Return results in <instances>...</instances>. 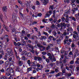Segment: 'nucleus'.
<instances>
[{
	"label": "nucleus",
	"instance_id": "1",
	"mask_svg": "<svg viewBox=\"0 0 79 79\" xmlns=\"http://www.w3.org/2000/svg\"><path fill=\"white\" fill-rule=\"evenodd\" d=\"M47 55L49 56L48 59L46 58V61L47 63H50V60L51 61L52 63H53V61H56V58H55V57L54 55L53 54H51L48 52H47Z\"/></svg>",
	"mask_w": 79,
	"mask_h": 79
},
{
	"label": "nucleus",
	"instance_id": "2",
	"mask_svg": "<svg viewBox=\"0 0 79 79\" xmlns=\"http://www.w3.org/2000/svg\"><path fill=\"white\" fill-rule=\"evenodd\" d=\"M0 59H2L3 58V55H5V53L3 50H0Z\"/></svg>",
	"mask_w": 79,
	"mask_h": 79
},
{
	"label": "nucleus",
	"instance_id": "3",
	"mask_svg": "<svg viewBox=\"0 0 79 79\" xmlns=\"http://www.w3.org/2000/svg\"><path fill=\"white\" fill-rule=\"evenodd\" d=\"M10 56V53H6L4 56V59L5 60H8V58Z\"/></svg>",
	"mask_w": 79,
	"mask_h": 79
},
{
	"label": "nucleus",
	"instance_id": "4",
	"mask_svg": "<svg viewBox=\"0 0 79 79\" xmlns=\"http://www.w3.org/2000/svg\"><path fill=\"white\" fill-rule=\"evenodd\" d=\"M7 51L8 53H10V54H12L13 53V51L11 50L10 48H8L7 50Z\"/></svg>",
	"mask_w": 79,
	"mask_h": 79
},
{
	"label": "nucleus",
	"instance_id": "5",
	"mask_svg": "<svg viewBox=\"0 0 79 79\" xmlns=\"http://www.w3.org/2000/svg\"><path fill=\"white\" fill-rule=\"evenodd\" d=\"M2 26L4 28L5 30H6L7 32H9V30L8 29V27H6V26L5 24H3L2 25Z\"/></svg>",
	"mask_w": 79,
	"mask_h": 79
},
{
	"label": "nucleus",
	"instance_id": "6",
	"mask_svg": "<svg viewBox=\"0 0 79 79\" xmlns=\"http://www.w3.org/2000/svg\"><path fill=\"white\" fill-rule=\"evenodd\" d=\"M40 1H42L43 5H47L48 3V2L46 1L45 0H40Z\"/></svg>",
	"mask_w": 79,
	"mask_h": 79
},
{
	"label": "nucleus",
	"instance_id": "7",
	"mask_svg": "<svg viewBox=\"0 0 79 79\" xmlns=\"http://www.w3.org/2000/svg\"><path fill=\"white\" fill-rule=\"evenodd\" d=\"M8 38V36L7 35H5L3 37V38H1V39L2 40H3V39H7Z\"/></svg>",
	"mask_w": 79,
	"mask_h": 79
},
{
	"label": "nucleus",
	"instance_id": "8",
	"mask_svg": "<svg viewBox=\"0 0 79 79\" xmlns=\"http://www.w3.org/2000/svg\"><path fill=\"white\" fill-rule=\"evenodd\" d=\"M69 18H70L72 20H73L74 21H76V18H75L74 17L70 16L69 17Z\"/></svg>",
	"mask_w": 79,
	"mask_h": 79
},
{
	"label": "nucleus",
	"instance_id": "9",
	"mask_svg": "<svg viewBox=\"0 0 79 79\" xmlns=\"http://www.w3.org/2000/svg\"><path fill=\"white\" fill-rule=\"evenodd\" d=\"M69 16L68 15L66 16V18H65V21L66 23H69Z\"/></svg>",
	"mask_w": 79,
	"mask_h": 79
},
{
	"label": "nucleus",
	"instance_id": "10",
	"mask_svg": "<svg viewBox=\"0 0 79 79\" xmlns=\"http://www.w3.org/2000/svg\"><path fill=\"white\" fill-rule=\"evenodd\" d=\"M2 9L3 11L5 12L6 11V10H7V8H6V6H3V7H2Z\"/></svg>",
	"mask_w": 79,
	"mask_h": 79
},
{
	"label": "nucleus",
	"instance_id": "11",
	"mask_svg": "<svg viewBox=\"0 0 79 79\" xmlns=\"http://www.w3.org/2000/svg\"><path fill=\"white\" fill-rule=\"evenodd\" d=\"M15 70L17 72H20V68H19V67L17 66L16 67V69H15Z\"/></svg>",
	"mask_w": 79,
	"mask_h": 79
},
{
	"label": "nucleus",
	"instance_id": "12",
	"mask_svg": "<svg viewBox=\"0 0 79 79\" xmlns=\"http://www.w3.org/2000/svg\"><path fill=\"white\" fill-rule=\"evenodd\" d=\"M33 66H34L36 67V66H37V62L35 61L33 62Z\"/></svg>",
	"mask_w": 79,
	"mask_h": 79
},
{
	"label": "nucleus",
	"instance_id": "13",
	"mask_svg": "<svg viewBox=\"0 0 79 79\" xmlns=\"http://www.w3.org/2000/svg\"><path fill=\"white\" fill-rule=\"evenodd\" d=\"M77 10H78V8L77 7L73 8L72 9V11H73V13H75V11H77Z\"/></svg>",
	"mask_w": 79,
	"mask_h": 79
},
{
	"label": "nucleus",
	"instance_id": "14",
	"mask_svg": "<svg viewBox=\"0 0 79 79\" xmlns=\"http://www.w3.org/2000/svg\"><path fill=\"white\" fill-rule=\"evenodd\" d=\"M27 46L30 48H31V49H34V47L29 44H28Z\"/></svg>",
	"mask_w": 79,
	"mask_h": 79
},
{
	"label": "nucleus",
	"instance_id": "15",
	"mask_svg": "<svg viewBox=\"0 0 79 79\" xmlns=\"http://www.w3.org/2000/svg\"><path fill=\"white\" fill-rule=\"evenodd\" d=\"M78 50H77V49H76V52L74 54V57H75V58H76V56L77 55V53H78Z\"/></svg>",
	"mask_w": 79,
	"mask_h": 79
},
{
	"label": "nucleus",
	"instance_id": "16",
	"mask_svg": "<svg viewBox=\"0 0 79 79\" xmlns=\"http://www.w3.org/2000/svg\"><path fill=\"white\" fill-rule=\"evenodd\" d=\"M27 54V52L26 51H24L22 52V55H26Z\"/></svg>",
	"mask_w": 79,
	"mask_h": 79
},
{
	"label": "nucleus",
	"instance_id": "17",
	"mask_svg": "<svg viewBox=\"0 0 79 79\" xmlns=\"http://www.w3.org/2000/svg\"><path fill=\"white\" fill-rule=\"evenodd\" d=\"M52 32L53 35H54V36H56V34H57V33H56V31H55V30L53 31Z\"/></svg>",
	"mask_w": 79,
	"mask_h": 79
},
{
	"label": "nucleus",
	"instance_id": "18",
	"mask_svg": "<svg viewBox=\"0 0 79 79\" xmlns=\"http://www.w3.org/2000/svg\"><path fill=\"white\" fill-rule=\"evenodd\" d=\"M60 27H66V24H65V23H61L60 24Z\"/></svg>",
	"mask_w": 79,
	"mask_h": 79
},
{
	"label": "nucleus",
	"instance_id": "19",
	"mask_svg": "<svg viewBox=\"0 0 79 79\" xmlns=\"http://www.w3.org/2000/svg\"><path fill=\"white\" fill-rule=\"evenodd\" d=\"M75 17L76 19H77V20H79V16L78 15H77V14H76L75 15Z\"/></svg>",
	"mask_w": 79,
	"mask_h": 79
},
{
	"label": "nucleus",
	"instance_id": "20",
	"mask_svg": "<svg viewBox=\"0 0 79 79\" xmlns=\"http://www.w3.org/2000/svg\"><path fill=\"white\" fill-rule=\"evenodd\" d=\"M9 64V61H7L5 62V66L7 67Z\"/></svg>",
	"mask_w": 79,
	"mask_h": 79
},
{
	"label": "nucleus",
	"instance_id": "21",
	"mask_svg": "<svg viewBox=\"0 0 79 79\" xmlns=\"http://www.w3.org/2000/svg\"><path fill=\"white\" fill-rule=\"evenodd\" d=\"M38 77L37 76H36L35 77H31L30 78V79H37Z\"/></svg>",
	"mask_w": 79,
	"mask_h": 79
},
{
	"label": "nucleus",
	"instance_id": "22",
	"mask_svg": "<svg viewBox=\"0 0 79 79\" xmlns=\"http://www.w3.org/2000/svg\"><path fill=\"white\" fill-rule=\"evenodd\" d=\"M16 16L15 15V14H14V15H12V19L13 20H15L16 19Z\"/></svg>",
	"mask_w": 79,
	"mask_h": 79
},
{
	"label": "nucleus",
	"instance_id": "23",
	"mask_svg": "<svg viewBox=\"0 0 79 79\" xmlns=\"http://www.w3.org/2000/svg\"><path fill=\"white\" fill-rule=\"evenodd\" d=\"M71 73H65V75L67 76L68 77H70V76H71Z\"/></svg>",
	"mask_w": 79,
	"mask_h": 79
},
{
	"label": "nucleus",
	"instance_id": "24",
	"mask_svg": "<svg viewBox=\"0 0 79 79\" xmlns=\"http://www.w3.org/2000/svg\"><path fill=\"white\" fill-rule=\"evenodd\" d=\"M18 64L20 65V66H22V64H23V62H22L21 61L19 60Z\"/></svg>",
	"mask_w": 79,
	"mask_h": 79
},
{
	"label": "nucleus",
	"instance_id": "25",
	"mask_svg": "<svg viewBox=\"0 0 79 79\" xmlns=\"http://www.w3.org/2000/svg\"><path fill=\"white\" fill-rule=\"evenodd\" d=\"M62 72L63 74H64L66 73V69H63L62 70Z\"/></svg>",
	"mask_w": 79,
	"mask_h": 79
},
{
	"label": "nucleus",
	"instance_id": "26",
	"mask_svg": "<svg viewBox=\"0 0 79 79\" xmlns=\"http://www.w3.org/2000/svg\"><path fill=\"white\" fill-rule=\"evenodd\" d=\"M0 72H1V73H5V70L4 69H2L0 70Z\"/></svg>",
	"mask_w": 79,
	"mask_h": 79
},
{
	"label": "nucleus",
	"instance_id": "27",
	"mask_svg": "<svg viewBox=\"0 0 79 79\" xmlns=\"http://www.w3.org/2000/svg\"><path fill=\"white\" fill-rule=\"evenodd\" d=\"M9 72H10V73H14V71H13V69H10L9 70Z\"/></svg>",
	"mask_w": 79,
	"mask_h": 79
},
{
	"label": "nucleus",
	"instance_id": "28",
	"mask_svg": "<svg viewBox=\"0 0 79 79\" xmlns=\"http://www.w3.org/2000/svg\"><path fill=\"white\" fill-rule=\"evenodd\" d=\"M37 46L38 47H43V46L41 45V44H37Z\"/></svg>",
	"mask_w": 79,
	"mask_h": 79
},
{
	"label": "nucleus",
	"instance_id": "29",
	"mask_svg": "<svg viewBox=\"0 0 79 79\" xmlns=\"http://www.w3.org/2000/svg\"><path fill=\"white\" fill-rule=\"evenodd\" d=\"M47 39L46 36H41L42 40H43V39Z\"/></svg>",
	"mask_w": 79,
	"mask_h": 79
},
{
	"label": "nucleus",
	"instance_id": "30",
	"mask_svg": "<svg viewBox=\"0 0 79 79\" xmlns=\"http://www.w3.org/2000/svg\"><path fill=\"white\" fill-rule=\"evenodd\" d=\"M42 54L43 55H45L46 54H47V53H48V52H47H47H45V51H44L42 52Z\"/></svg>",
	"mask_w": 79,
	"mask_h": 79
},
{
	"label": "nucleus",
	"instance_id": "31",
	"mask_svg": "<svg viewBox=\"0 0 79 79\" xmlns=\"http://www.w3.org/2000/svg\"><path fill=\"white\" fill-rule=\"evenodd\" d=\"M61 75V73H58L57 74L55 75L56 77H57V76H60Z\"/></svg>",
	"mask_w": 79,
	"mask_h": 79
},
{
	"label": "nucleus",
	"instance_id": "32",
	"mask_svg": "<svg viewBox=\"0 0 79 79\" xmlns=\"http://www.w3.org/2000/svg\"><path fill=\"white\" fill-rule=\"evenodd\" d=\"M60 68H61V69H62V68H63V66H64V64H63V63H62L61 64H60Z\"/></svg>",
	"mask_w": 79,
	"mask_h": 79
},
{
	"label": "nucleus",
	"instance_id": "33",
	"mask_svg": "<svg viewBox=\"0 0 79 79\" xmlns=\"http://www.w3.org/2000/svg\"><path fill=\"white\" fill-rule=\"evenodd\" d=\"M26 5L27 8H29V6H30V4H29V3H28V2L26 3Z\"/></svg>",
	"mask_w": 79,
	"mask_h": 79
},
{
	"label": "nucleus",
	"instance_id": "34",
	"mask_svg": "<svg viewBox=\"0 0 79 79\" xmlns=\"http://www.w3.org/2000/svg\"><path fill=\"white\" fill-rule=\"evenodd\" d=\"M6 76H10V74L9 72H6Z\"/></svg>",
	"mask_w": 79,
	"mask_h": 79
},
{
	"label": "nucleus",
	"instance_id": "35",
	"mask_svg": "<svg viewBox=\"0 0 79 79\" xmlns=\"http://www.w3.org/2000/svg\"><path fill=\"white\" fill-rule=\"evenodd\" d=\"M52 38H53V36H49V39L50 40H52Z\"/></svg>",
	"mask_w": 79,
	"mask_h": 79
},
{
	"label": "nucleus",
	"instance_id": "36",
	"mask_svg": "<svg viewBox=\"0 0 79 79\" xmlns=\"http://www.w3.org/2000/svg\"><path fill=\"white\" fill-rule=\"evenodd\" d=\"M27 56H31V52H28L27 54Z\"/></svg>",
	"mask_w": 79,
	"mask_h": 79
},
{
	"label": "nucleus",
	"instance_id": "37",
	"mask_svg": "<svg viewBox=\"0 0 79 79\" xmlns=\"http://www.w3.org/2000/svg\"><path fill=\"white\" fill-rule=\"evenodd\" d=\"M64 2L65 3H69V0H64Z\"/></svg>",
	"mask_w": 79,
	"mask_h": 79
},
{
	"label": "nucleus",
	"instance_id": "38",
	"mask_svg": "<svg viewBox=\"0 0 79 79\" xmlns=\"http://www.w3.org/2000/svg\"><path fill=\"white\" fill-rule=\"evenodd\" d=\"M4 63V61L3 60H0V64H3Z\"/></svg>",
	"mask_w": 79,
	"mask_h": 79
},
{
	"label": "nucleus",
	"instance_id": "39",
	"mask_svg": "<svg viewBox=\"0 0 79 79\" xmlns=\"http://www.w3.org/2000/svg\"><path fill=\"white\" fill-rule=\"evenodd\" d=\"M42 58L38 57V61H42Z\"/></svg>",
	"mask_w": 79,
	"mask_h": 79
},
{
	"label": "nucleus",
	"instance_id": "40",
	"mask_svg": "<svg viewBox=\"0 0 79 79\" xmlns=\"http://www.w3.org/2000/svg\"><path fill=\"white\" fill-rule=\"evenodd\" d=\"M31 69H32V68L29 67L27 68V70L28 71H31Z\"/></svg>",
	"mask_w": 79,
	"mask_h": 79
},
{
	"label": "nucleus",
	"instance_id": "41",
	"mask_svg": "<svg viewBox=\"0 0 79 79\" xmlns=\"http://www.w3.org/2000/svg\"><path fill=\"white\" fill-rule=\"evenodd\" d=\"M37 59H38V57H37L36 56H35L34 57V60H35V61H37Z\"/></svg>",
	"mask_w": 79,
	"mask_h": 79
},
{
	"label": "nucleus",
	"instance_id": "42",
	"mask_svg": "<svg viewBox=\"0 0 79 79\" xmlns=\"http://www.w3.org/2000/svg\"><path fill=\"white\" fill-rule=\"evenodd\" d=\"M2 79H8V77L3 76L2 77Z\"/></svg>",
	"mask_w": 79,
	"mask_h": 79
},
{
	"label": "nucleus",
	"instance_id": "43",
	"mask_svg": "<svg viewBox=\"0 0 79 79\" xmlns=\"http://www.w3.org/2000/svg\"><path fill=\"white\" fill-rule=\"evenodd\" d=\"M49 65L50 67H52L53 66V63H51L49 64Z\"/></svg>",
	"mask_w": 79,
	"mask_h": 79
},
{
	"label": "nucleus",
	"instance_id": "44",
	"mask_svg": "<svg viewBox=\"0 0 79 79\" xmlns=\"http://www.w3.org/2000/svg\"><path fill=\"white\" fill-rule=\"evenodd\" d=\"M56 64L57 66H60L61 64H60V62H57Z\"/></svg>",
	"mask_w": 79,
	"mask_h": 79
},
{
	"label": "nucleus",
	"instance_id": "45",
	"mask_svg": "<svg viewBox=\"0 0 79 79\" xmlns=\"http://www.w3.org/2000/svg\"><path fill=\"white\" fill-rule=\"evenodd\" d=\"M15 56L18 60H20V58H19V56H17V54L15 55Z\"/></svg>",
	"mask_w": 79,
	"mask_h": 79
},
{
	"label": "nucleus",
	"instance_id": "46",
	"mask_svg": "<svg viewBox=\"0 0 79 79\" xmlns=\"http://www.w3.org/2000/svg\"><path fill=\"white\" fill-rule=\"evenodd\" d=\"M50 48V46H48L47 47H46V50H48Z\"/></svg>",
	"mask_w": 79,
	"mask_h": 79
},
{
	"label": "nucleus",
	"instance_id": "47",
	"mask_svg": "<svg viewBox=\"0 0 79 79\" xmlns=\"http://www.w3.org/2000/svg\"><path fill=\"white\" fill-rule=\"evenodd\" d=\"M43 33L44 34L46 35H47V36H48V33L45 32H43Z\"/></svg>",
	"mask_w": 79,
	"mask_h": 79
},
{
	"label": "nucleus",
	"instance_id": "48",
	"mask_svg": "<svg viewBox=\"0 0 79 79\" xmlns=\"http://www.w3.org/2000/svg\"><path fill=\"white\" fill-rule=\"evenodd\" d=\"M69 64H74V61L71 60L69 63Z\"/></svg>",
	"mask_w": 79,
	"mask_h": 79
},
{
	"label": "nucleus",
	"instance_id": "49",
	"mask_svg": "<svg viewBox=\"0 0 79 79\" xmlns=\"http://www.w3.org/2000/svg\"><path fill=\"white\" fill-rule=\"evenodd\" d=\"M69 39V37L67 36H66L65 37V40H66L67 41H68V39Z\"/></svg>",
	"mask_w": 79,
	"mask_h": 79
},
{
	"label": "nucleus",
	"instance_id": "50",
	"mask_svg": "<svg viewBox=\"0 0 79 79\" xmlns=\"http://www.w3.org/2000/svg\"><path fill=\"white\" fill-rule=\"evenodd\" d=\"M78 61H79V58H77V60H76L75 61V63H77Z\"/></svg>",
	"mask_w": 79,
	"mask_h": 79
},
{
	"label": "nucleus",
	"instance_id": "51",
	"mask_svg": "<svg viewBox=\"0 0 79 79\" xmlns=\"http://www.w3.org/2000/svg\"><path fill=\"white\" fill-rule=\"evenodd\" d=\"M28 64L29 65H30L31 64V61L30 60H28L27 62Z\"/></svg>",
	"mask_w": 79,
	"mask_h": 79
},
{
	"label": "nucleus",
	"instance_id": "52",
	"mask_svg": "<svg viewBox=\"0 0 79 79\" xmlns=\"http://www.w3.org/2000/svg\"><path fill=\"white\" fill-rule=\"evenodd\" d=\"M42 58H43L44 60H45V59H46V57H45V56L44 55H42Z\"/></svg>",
	"mask_w": 79,
	"mask_h": 79
},
{
	"label": "nucleus",
	"instance_id": "53",
	"mask_svg": "<svg viewBox=\"0 0 79 79\" xmlns=\"http://www.w3.org/2000/svg\"><path fill=\"white\" fill-rule=\"evenodd\" d=\"M17 1L18 2L20 5L22 3V2L21 1L18 0Z\"/></svg>",
	"mask_w": 79,
	"mask_h": 79
},
{
	"label": "nucleus",
	"instance_id": "54",
	"mask_svg": "<svg viewBox=\"0 0 79 79\" xmlns=\"http://www.w3.org/2000/svg\"><path fill=\"white\" fill-rule=\"evenodd\" d=\"M62 59H61V58H60V60L59 61V62H60V64H61L62 63H63V62H62Z\"/></svg>",
	"mask_w": 79,
	"mask_h": 79
},
{
	"label": "nucleus",
	"instance_id": "55",
	"mask_svg": "<svg viewBox=\"0 0 79 79\" xmlns=\"http://www.w3.org/2000/svg\"><path fill=\"white\" fill-rule=\"evenodd\" d=\"M0 46H3V44L2 41H0Z\"/></svg>",
	"mask_w": 79,
	"mask_h": 79
},
{
	"label": "nucleus",
	"instance_id": "56",
	"mask_svg": "<svg viewBox=\"0 0 79 79\" xmlns=\"http://www.w3.org/2000/svg\"><path fill=\"white\" fill-rule=\"evenodd\" d=\"M34 29H35V31H36V32H38V29H37V28H36V27H34Z\"/></svg>",
	"mask_w": 79,
	"mask_h": 79
},
{
	"label": "nucleus",
	"instance_id": "57",
	"mask_svg": "<svg viewBox=\"0 0 79 79\" xmlns=\"http://www.w3.org/2000/svg\"><path fill=\"white\" fill-rule=\"evenodd\" d=\"M63 39V37H61L60 36V38H59V41H60V40H61Z\"/></svg>",
	"mask_w": 79,
	"mask_h": 79
},
{
	"label": "nucleus",
	"instance_id": "58",
	"mask_svg": "<svg viewBox=\"0 0 79 79\" xmlns=\"http://www.w3.org/2000/svg\"><path fill=\"white\" fill-rule=\"evenodd\" d=\"M8 60L10 62L11 61V60H12V57H10L9 58Z\"/></svg>",
	"mask_w": 79,
	"mask_h": 79
},
{
	"label": "nucleus",
	"instance_id": "59",
	"mask_svg": "<svg viewBox=\"0 0 79 79\" xmlns=\"http://www.w3.org/2000/svg\"><path fill=\"white\" fill-rule=\"evenodd\" d=\"M60 37H64V35L62 33H61L60 35Z\"/></svg>",
	"mask_w": 79,
	"mask_h": 79
},
{
	"label": "nucleus",
	"instance_id": "60",
	"mask_svg": "<svg viewBox=\"0 0 79 79\" xmlns=\"http://www.w3.org/2000/svg\"><path fill=\"white\" fill-rule=\"evenodd\" d=\"M73 33L74 34H76V35H78V34L77 33V31H73Z\"/></svg>",
	"mask_w": 79,
	"mask_h": 79
},
{
	"label": "nucleus",
	"instance_id": "61",
	"mask_svg": "<svg viewBox=\"0 0 79 79\" xmlns=\"http://www.w3.org/2000/svg\"><path fill=\"white\" fill-rule=\"evenodd\" d=\"M68 59H69V57H68L67 56H65L64 60H68Z\"/></svg>",
	"mask_w": 79,
	"mask_h": 79
},
{
	"label": "nucleus",
	"instance_id": "62",
	"mask_svg": "<svg viewBox=\"0 0 79 79\" xmlns=\"http://www.w3.org/2000/svg\"><path fill=\"white\" fill-rule=\"evenodd\" d=\"M38 16H39L40 17V16H42V14L41 13L38 14Z\"/></svg>",
	"mask_w": 79,
	"mask_h": 79
},
{
	"label": "nucleus",
	"instance_id": "63",
	"mask_svg": "<svg viewBox=\"0 0 79 79\" xmlns=\"http://www.w3.org/2000/svg\"><path fill=\"white\" fill-rule=\"evenodd\" d=\"M21 45V44L20 43L18 42L17 44V45H18V46H20Z\"/></svg>",
	"mask_w": 79,
	"mask_h": 79
},
{
	"label": "nucleus",
	"instance_id": "64",
	"mask_svg": "<svg viewBox=\"0 0 79 79\" xmlns=\"http://www.w3.org/2000/svg\"><path fill=\"white\" fill-rule=\"evenodd\" d=\"M9 79H13V77L12 76H10L9 77Z\"/></svg>",
	"mask_w": 79,
	"mask_h": 79
}]
</instances>
